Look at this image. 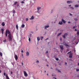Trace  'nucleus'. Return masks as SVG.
<instances>
[{"instance_id": "1", "label": "nucleus", "mask_w": 79, "mask_h": 79, "mask_svg": "<svg viewBox=\"0 0 79 79\" xmlns=\"http://www.w3.org/2000/svg\"><path fill=\"white\" fill-rule=\"evenodd\" d=\"M7 38L9 42H11L12 41L13 39V35H12L11 32L8 33Z\"/></svg>"}, {"instance_id": "2", "label": "nucleus", "mask_w": 79, "mask_h": 79, "mask_svg": "<svg viewBox=\"0 0 79 79\" xmlns=\"http://www.w3.org/2000/svg\"><path fill=\"white\" fill-rule=\"evenodd\" d=\"M9 32H10L9 30H6L5 34V35H6V37H7L8 34V35H9V33H8Z\"/></svg>"}, {"instance_id": "3", "label": "nucleus", "mask_w": 79, "mask_h": 79, "mask_svg": "<svg viewBox=\"0 0 79 79\" xmlns=\"http://www.w3.org/2000/svg\"><path fill=\"white\" fill-rule=\"evenodd\" d=\"M41 8L40 7H38L37 8L38 12H39L41 14Z\"/></svg>"}, {"instance_id": "4", "label": "nucleus", "mask_w": 79, "mask_h": 79, "mask_svg": "<svg viewBox=\"0 0 79 79\" xmlns=\"http://www.w3.org/2000/svg\"><path fill=\"white\" fill-rule=\"evenodd\" d=\"M68 35V34L67 33H64V35H62V37L64 39L65 38V36H67Z\"/></svg>"}, {"instance_id": "5", "label": "nucleus", "mask_w": 79, "mask_h": 79, "mask_svg": "<svg viewBox=\"0 0 79 79\" xmlns=\"http://www.w3.org/2000/svg\"><path fill=\"white\" fill-rule=\"evenodd\" d=\"M24 74V75L25 77H26L28 75L27 74V72H25V71H23V72Z\"/></svg>"}, {"instance_id": "6", "label": "nucleus", "mask_w": 79, "mask_h": 79, "mask_svg": "<svg viewBox=\"0 0 79 79\" xmlns=\"http://www.w3.org/2000/svg\"><path fill=\"white\" fill-rule=\"evenodd\" d=\"M73 1H67V3L68 4H70V3H73Z\"/></svg>"}, {"instance_id": "7", "label": "nucleus", "mask_w": 79, "mask_h": 79, "mask_svg": "<svg viewBox=\"0 0 79 79\" xmlns=\"http://www.w3.org/2000/svg\"><path fill=\"white\" fill-rule=\"evenodd\" d=\"M60 48L61 49V50H63L64 49V48H63V45H60Z\"/></svg>"}, {"instance_id": "8", "label": "nucleus", "mask_w": 79, "mask_h": 79, "mask_svg": "<svg viewBox=\"0 0 79 79\" xmlns=\"http://www.w3.org/2000/svg\"><path fill=\"white\" fill-rule=\"evenodd\" d=\"M63 44H64V45L66 47H69V46L65 42Z\"/></svg>"}, {"instance_id": "9", "label": "nucleus", "mask_w": 79, "mask_h": 79, "mask_svg": "<svg viewBox=\"0 0 79 79\" xmlns=\"http://www.w3.org/2000/svg\"><path fill=\"white\" fill-rule=\"evenodd\" d=\"M14 57H15V59L16 60H17L18 57L16 55H15V56H14Z\"/></svg>"}, {"instance_id": "10", "label": "nucleus", "mask_w": 79, "mask_h": 79, "mask_svg": "<svg viewBox=\"0 0 79 79\" xmlns=\"http://www.w3.org/2000/svg\"><path fill=\"white\" fill-rule=\"evenodd\" d=\"M49 25H47V26H44V29H47V28H48L49 27Z\"/></svg>"}, {"instance_id": "11", "label": "nucleus", "mask_w": 79, "mask_h": 79, "mask_svg": "<svg viewBox=\"0 0 79 79\" xmlns=\"http://www.w3.org/2000/svg\"><path fill=\"white\" fill-rule=\"evenodd\" d=\"M72 56H73V54L72 53H70L69 55V57L70 58H72Z\"/></svg>"}, {"instance_id": "12", "label": "nucleus", "mask_w": 79, "mask_h": 79, "mask_svg": "<svg viewBox=\"0 0 79 79\" xmlns=\"http://www.w3.org/2000/svg\"><path fill=\"white\" fill-rule=\"evenodd\" d=\"M34 19V16H32L30 18V20H33Z\"/></svg>"}, {"instance_id": "13", "label": "nucleus", "mask_w": 79, "mask_h": 79, "mask_svg": "<svg viewBox=\"0 0 79 79\" xmlns=\"http://www.w3.org/2000/svg\"><path fill=\"white\" fill-rule=\"evenodd\" d=\"M6 79H10L9 77L7 75H6Z\"/></svg>"}, {"instance_id": "14", "label": "nucleus", "mask_w": 79, "mask_h": 79, "mask_svg": "<svg viewBox=\"0 0 79 79\" xmlns=\"http://www.w3.org/2000/svg\"><path fill=\"white\" fill-rule=\"evenodd\" d=\"M1 31L2 32V34H3L4 32V30L3 29H1Z\"/></svg>"}, {"instance_id": "15", "label": "nucleus", "mask_w": 79, "mask_h": 79, "mask_svg": "<svg viewBox=\"0 0 79 79\" xmlns=\"http://www.w3.org/2000/svg\"><path fill=\"white\" fill-rule=\"evenodd\" d=\"M37 40L38 42H39V41L40 40V37H37Z\"/></svg>"}, {"instance_id": "16", "label": "nucleus", "mask_w": 79, "mask_h": 79, "mask_svg": "<svg viewBox=\"0 0 79 79\" xmlns=\"http://www.w3.org/2000/svg\"><path fill=\"white\" fill-rule=\"evenodd\" d=\"M2 26H5V23L4 22H3L2 23Z\"/></svg>"}, {"instance_id": "17", "label": "nucleus", "mask_w": 79, "mask_h": 79, "mask_svg": "<svg viewBox=\"0 0 79 79\" xmlns=\"http://www.w3.org/2000/svg\"><path fill=\"white\" fill-rule=\"evenodd\" d=\"M48 51H46V53L45 54L48 55V58L49 57V56L48 55Z\"/></svg>"}, {"instance_id": "18", "label": "nucleus", "mask_w": 79, "mask_h": 79, "mask_svg": "<svg viewBox=\"0 0 79 79\" xmlns=\"http://www.w3.org/2000/svg\"><path fill=\"white\" fill-rule=\"evenodd\" d=\"M62 22H63V23H66V21H65V20H64V19H62Z\"/></svg>"}, {"instance_id": "19", "label": "nucleus", "mask_w": 79, "mask_h": 79, "mask_svg": "<svg viewBox=\"0 0 79 79\" xmlns=\"http://www.w3.org/2000/svg\"><path fill=\"white\" fill-rule=\"evenodd\" d=\"M12 13L14 14H15V11L14 10H12Z\"/></svg>"}, {"instance_id": "20", "label": "nucleus", "mask_w": 79, "mask_h": 79, "mask_svg": "<svg viewBox=\"0 0 79 79\" xmlns=\"http://www.w3.org/2000/svg\"><path fill=\"white\" fill-rule=\"evenodd\" d=\"M24 27H25V25L24 24H23L21 26V27L22 28H24Z\"/></svg>"}, {"instance_id": "21", "label": "nucleus", "mask_w": 79, "mask_h": 79, "mask_svg": "<svg viewBox=\"0 0 79 79\" xmlns=\"http://www.w3.org/2000/svg\"><path fill=\"white\" fill-rule=\"evenodd\" d=\"M17 3V1L15 2V3L14 4V5L15 6L16 5V4Z\"/></svg>"}, {"instance_id": "22", "label": "nucleus", "mask_w": 79, "mask_h": 79, "mask_svg": "<svg viewBox=\"0 0 79 79\" xmlns=\"http://www.w3.org/2000/svg\"><path fill=\"white\" fill-rule=\"evenodd\" d=\"M62 21L61 22H60L59 23V24H60V25H62Z\"/></svg>"}, {"instance_id": "23", "label": "nucleus", "mask_w": 79, "mask_h": 79, "mask_svg": "<svg viewBox=\"0 0 79 79\" xmlns=\"http://www.w3.org/2000/svg\"><path fill=\"white\" fill-rule=\"evenodd\" d=\"M26 54H27V56H28L29 55V52H27V53H26Z\"/></svg>"}, {"instance_id": "24", "label": "nucleus", "mask_w": 79, "mask_h": 79, "mask_svg": "<svg viewBox=\"0 0 79 79\" xmlns=\"http://www.w3.org/2000/svg\"><path fill=\"white\" fill-rule=\"evenodd\" d=\"M35 13H38L39 14H41L39 12H38V11L37 10V11H35Z\"/></svg>"}, {"instance_id": "25", "label": "nucleus", "mask_w": 79, "mask_h": 79, "mask_svg": "<svg viewBox=\"0 0 79 79\" xmlns=\"http://www.w3.org/2000/svg\"><path fill=\"white\" fill-rule=\"evenodd\" d=\"M53 12V10L52 9L51 10V13H52Z\"/></svg>"}, {"instance_id": "26", "label": "nucleus", "mask_w": 79, "mask_h": 79, "mask_svg": "<svg viewBox=\"0 0 79 79\" xmlns=\"http://www.w3.org/2000/svg\"><path fill=\"white\" fill-rule=\"evenodd\" d=\"M75 7L77 8L79 7L78 6V5H76L75 6Z\"/></svg>"}, {"instance_id": "27", "label": "nucleus", "mask_w": 79, "mask_h": 79, "mask_svg": "<svg viewBox=\"0 0 79 79\" xmlns=\"http://www.w3.org/2000/svg\"><path fill=\"white\" fill-rule=\"evenodd\" d=\"M16 28L18 30L19 29H18V25H16Z\"/></svg>"}, {"instance_id": "28", "label": "nucleus", "mask_w": 79, "mask_h": 79, "mask_svg": "<svg viewBox=\"0 0 79 79\" xmlns=\"http://www.w3.org/2000/svg\"><path fill=\"white\" fill-rule=\"evenodd\" d=\"M0 55L1 56H2V53L1 52H0Z\"/></svg>"}, {"instance_id": "29", "label": "nucleus", "mask_w": 79, "mask_h": 79, "mask_svg": "<svg viewBox=\"0 0 79 79\" xmlns=\"http://www.w3.org/2000/svg\"><path fill=\"white\" fill-rule=\"evenodd\" d=\"M61 34V33H58L57 36H59Z\"/></svg>"}, {"instance_id": "30", "label": "nucleus", "mask_w": 79, "mask_h": 79, "mask_svg": "<svg viewBox=\"0 0 79 79\" xmlns=\"http://www.w3.org/2000/svg\"><path fill=\"white\" fill-rule=\"evenodd\" d=\"M57 70H58V72H60V73L61 72V71H60V70H57V69H56V71H57Z\"/></svg>"}, {"instance_id": "31", "label": "nucleus", "mask_w": 79, "mask_h": 79, "mask_svg": "<svg viewBox=\"0 0 79 79\" xmlns=\"http://www.w3.org/2000/svg\"><path fill=\"white\" fill-rule=\"evenodd\" d=\"M55 59H56V60H57V61H58V60H59V58H55Z\"/></svg>"}, {"instance_id": "32", "label": "nucleus", "mask_w": 79, "mask_h": 79, "mask_svg": "<svg viewBox=\"0 0 79 79\" xmlns=\"http://www.w3.org/2000/svg\"><path fill=\"white\" fill-rule=\"evenodd\" d=\"M4 42H6V40L5 39L4 40H3Z\"/></svg>"}, {"instance_id": "33", "label": "nucleus", "mask_w": 79, "mask_h": 79, "mask_svg": "<svg viewBox=\"0 0 79 79\" xmlns=\"http://www.w3.org/2000/svg\"><path fill=\"white\" fill-rule=\"evenodd\" d=\"M77 35H79V31H77Z\"/></svg>"}, {"instance_id": "34", "label": "nucleus", "mask_w": 79, "mask_h": 79, "mask_svg": "<svg viewBox=\"0 0 79 79\" xmlns=\"http://www.w3.org/2000/svg\"><path fill=\"white\" fill-rule=\"evenodd\" d=\"M70 8L71 9V10H74V8L72 7H70Z\"/></svg>"}, {"instance_id": "35", "label": "nucleus", "mask_w": 79, "mask_h": 79, "mask_svg": "<svg viewBox=\"0 0 79 79\" xmlns=\"http://www.w3.org/2000/svg\"><path fill=\"white\" fill-rule=\"evenodd\" d=\"M28 38H29V39H28L29 41V42H30L31 41V39L29 37Z\"/></svg>"}, {"instance_id": "36", "label": "nucleus", "mask_w": 79, "mask_h": 79, "mask_svg": "<svg viewBox=\"0 0 79 79\" xmlns=\"http://www.w3.org/2000/svg\"><path fill=\"white\" fill-rule=\"evenodd\" d=\"M40 38H41V40H42V39L43 38V36H40Z\"/></svg>"}, {"instance_id": "37", "label": "nucleus", "mask_w": 79, "mask_h": 79, "mask_svg": "<svg viewBox=\"0 0 79 79\" xmlns=\"http://www.w3.org/2000/svg\"><path fill=\"white\" fill-rule=\"evenodd\" d=\"M74 19L75 21H77L78 19L77 18H75Z\"/></svg>"}, {"instance_id": "38", "label": "nucleus", "mask_w": 79, "mask_h": 79, "mask_svg": "<svg viewBox=\"0 0 79 79\" xmlns=\"http://www.w3.org/2000/svg\"><path fill=\"white\" fill-rule=\"evenodd\" d=\"M77 26H74L73 27V29H74L76 28H77Z\"/></svg>"}, {"instance_id": "39", "label": "nucleus", "mask_w": 79, "mask_h": 79, "mask_svg": "<svg viewBox=\"0 0 79 79\" xmlns=\"http://www.w3.org/2000/svg\"><path fill=\"white\" fill-rule=\"evenodd\" d=\"M32 37V34H30V38Z\"/></svg>"}, {"instance_id": "40", "label": "nucleus", "mask_w": 79, "mask_h": 79, "mask_svg": "<svg viewBox=\"0 0 79 79\" xmlns=\"http://www.w3.org/2000/svg\"><path fill=\"white\" fill-rule=\"evenodd\" d=\"M21 3H22L23 4V3H24L25 2L24 1H22L21 2Z\"/></svg>"}, {"instance_id": "41", "label": "nucleus", "mask_w": 79, "mask_h": 79, "mask_svg": "<svg viewBox=\"0 0 79 79\" xmlns=\"http://www.w3.org/2000/svg\"><path fill=\"white\" fill-rule=\"evenodd\" d=\"M71 51L67 53V54H69V53L71 54Z\"/></svg>"}, {"instance_id": "42", "label": "nucleus", "mask_w": 79, "mask_h": 79, "mask_svg": "<svg viewBox=\"0 0 79 79\" xmlns=\"http://www.w3.org/2000/svg\"><path fill=\"white\" fill-rule=\"evenodd\" d=\"M76 70L77 72H78L79 71V69H76Z\"/></svg>"}, {"instance_id": "43", "label": "nucleus", "mask_w": 79, "mask_h": 79, "mask_svg": "<svg viewBox=\"0 0 79 79\" xmlns=\"http://www.w3.org/2000/svg\"><path fill=\"white\" fill-rule=\"evenodd\" d=\"M10 74L11 75H12L13 74V72H12L11 71V72H10Z\"/></svg>"}, {"instance_id": "44", "label": "nucleus", "mask_w": 79, "mask_h": 79, "mask_svg": "<svg viewBox=\"0 0 79 79\" xmlns=\"http://www.w3.org/2000/svg\"><path fill=\"white\" fill-rule=\"evenodd\" d=\"M4 76H6V73H4Z\"/></svg>"}, {"instance_id": "45", "label": "nucleus", "mask_w": 79, "mask_h": 79, "mask_svg": "<svg viewBox=\"0 0 79 79\" xmlns=\"http://www.w3.org/2000/svg\"><path fill=\"white\" fill-rule=\"evenodd\" d=\"M36 62L37 63H39V60H37Z\"/></svg>"}, {"instance_id": "46", "label": "nucleus", "mask_w": 79, "mask_h": 79, "mask_svg": "<svg viewBox=\"0 0 79 79\" xmlns=\"http://www.w3.org/2000/svg\"><path fill=\"white\" fill-rule=\"evenodd\" d=\"M26 20V21H27L28 20V19L27 18Z\"/></svg>"}, {"instance_id": "47", "label": "nucleus", "mask_w": 79, "mask_h": 79, "mask_svg": "<svg viewBox=\"0 0 79 79\" xmlns=\"http://www.w3.org/2000/svg\"><path fill=\"white\" fill-rule=\"evenodd\" d=\"M69 52V49H67V50L66 51V52Z\"/></svg>"}, {"instance_id": "48", "label": "nucleus", "mask_w": 79, "mask_h": 79, "mask_svg": "<svg viewBox=\"0 0 79 79\" xmlns=\"http://www.w3.org/2000/svg\"><path fill=\"white\" fill-rule=\"evenodd\" d=\"M69 15H70V16H73V15L72 14H71V13H69Z\"/></svg>"}, {"instance_id": "49", "label": "nucleus", "mask_w": 79, "mask_h": 79, "mask_svg": "<svg viewBox=\"0 0 79 79\" xmlns=\"http://www.w3.org/2000/svg\"><path fill=\"white\" fill-rule=\"evenodd\" d=\"M21 52H22V53H23V50H21Z\"/></svg>"}, {"instance_id": "50", "label": "nucleus", "mask_w": 79, "mask_h": 79, "mask_svg": "<svg viewBox=\"0 0 79 79\" xmlns=\"http://www.w3.org/2000/svg\"><path fill=\"white\" fill-rule=\"evenodd\" d=\"M78 42H77L76 43V45L77 44H78Z\"/></svg>"}, {"instance_id": "51", "label": "nucleus", "mask_w": 79, "mask_h": 79, "mask_svg": "<svg viewBox=\"0 0 79 79\" xmlns=\"http://www.w3.org/2000/svg\"><path fill=\"white\" fill-rule=\"evenodd\" d=\"M76 52V50H75V49L74 50V52Z\"/></svg>"}, {"instance_id": "52", "label": "nucleus", "mask_w": 79, "mask_h": 79, "mask_svg": "<svg viewBox=\"0 0 79 79\" xmlns=\"http://www.w3.org/2000/svg\"><path fill=\"white\" fill-rule=\"evenodd\" d=\"M11 64H12V65H14V64L12 62H11Z\"/></svg>"}, {"instance_id": "53", "label": "nucleus", "mask_w": 79, "mask_h": 79, "mask_svg": "<svg viewBox=\"0 0 79 79\" xmlns=\"http://www.w3.org/2000/svg\"><path fill=\"white\" fill-rule=\"evenodd\" d=\"M71 5H69V7H71Z\"/></svg>"}, {"instance_id": "54", "label": "nucleus", "mask_w": 79, "mask_h": 79, "mask_svg": "<svg viewBox=\"0 0 79 79\" xmlns=\"http://www.w3.org/2000/svg\"><path fill=\"white\" fill-rule=\"evenodd\" d=\"M68 23H71V22L69 21V22H68Z\"/></svg>"}, {"instance_id": "55", "label": "nucleus", "mask_w": 79, "mask_h": 79, "mask_svg": "<svg viewBox=\"0 0 79 79\" xmlns=\"http://www.w3.org/2000/svg\"><path fill=\"white\" fill-rule=\"evenodd\" d=\"M75 31H77V29H75Z\"/></svg>"}, {"instance_id": "56", "label": "nucleus", "mask_w": 79, "mask_h": 79, "mask_svg": "<svg viewBox=\"0 0 79 79\" xmlns=\"http://www.w3.org/2000/svg\"><path fill=\"white\" fill-rule=\"evenodd\" d=\"M19 6V4H18V5H17V6L18 7V6Z\"/></svg>"}, {"instance_id": "57", "label": "nucleus", "mask_w": 79, "mask_h": 79, "mask_svg": "<svg viewBox=\"0 0 79 79\" xmlns=\"http://www.w3.org/2000/svg\"><path fill=\"white\" fill-rule=\"evenodd\" d=\"M65 64H67V63L66 62H65Z\"/></svg>"}, {"instance_id": "58", "label": "nucleus", "mask_w": 79, "mask_h": 79, "mask_svg": "<svg viewBox=\"0 0 79 79\" xmlns=\"http://www.w3.org/2000/svg\"><path fill=\"white\" fill-rule=\"evenodd\" d=\"M62 40V39L61 38L60 39V40L61 41Z\"/></svg>"}, {"instance_id": "59", "label": "nucleus", "mask_w": 79, "mask_h": 79, "mask_svg": "<svg viewBox=\"0 0 79 79\" xmlns=\"http://www.w3.org/2000/svg\"><path fill=\"white\" fill-rule=\"evenodd\" d=\"M48 38H47L46 40H48Z\"/></svg>"}, {"instance_id": "60", "label": "nucleus", "mask_w": 79, "mask_h": 79, "mask_svg": "<svg viewBox=\"0 0 79 79\" xmlns=\"http://www.w3.org/2000/svg\"><path fill=\"white\" fill-rule=\"evenodd\" d=\"M1 72H1V70H0V73H1Z\"/></svg>"}, {"instance_id": "61", "label": "nucleus", "mask_w": 79, "mask_h": 79, "mask_svg": "<svg viewBox=\"0 0 79 79\" xmlns=\"http://www.w3.org/2000/svg\"><path fill=\"white\" fill-rule=\"evenodd\" d=\"M22 65L23 66V62H22Z\"/></svg>"}, {"instance_id": "62", "label": "nucleus", "mask_w": 79, "mask_h": 79, "mask_svg": "<svg viewBox=\"0 0 79 79\" xmlns=\"http://www.w3.org/2000/svg\"><path fill=\"white\" fill-rule=\"evenodd\" d=\"M46 66L48 67V65L47 64V65H46Z\"/></svg>"}, {"instance_id": "63", "label": "nucleus", "mask_w": 79, "mask_h": 79, "mask_svg": "<svg viewBox=\"0 0 79 79\" xmlns=\"http://www.w3.org/2000/svg\"><path fill=\"white\" fill-rule=\"evenodd\" d=\"M14 15H15V14H13V16H14Z\"/></svg>"}, {"instance_id": "64", "label": "nucleus", "mask_w": 79, "mask_h": 79, "mask_svg": "<svg viewBox=\"0 0 79 79\" xmlns=\"http://www.w3.org/2000/svg\"><path fill=\"white\" fill-rule=\"evenodd\" d=\"M78 65L79 66V63H78Z\"/></svg>"}]
</instances>
